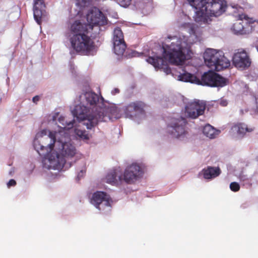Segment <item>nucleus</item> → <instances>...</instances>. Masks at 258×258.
Here are the masks:
<instances>
[{"instance_id": "obj_1", "label": "nucleus", "mask_w": 258, "mask_h": 258, "mask_svg": "<svg viewBox=\"0 0 258 258\" xmlns=\"http://www.w3.org/2000/svg\"><path fill=\"white\" fill-rule=\"evenodd\" d=\"M181 27L188 33V36L181 34L169 36L165 39L162 47L158 46L151 51L141 53L134 51L133 55L139 57L145 55L148 57L146 61L154 66L156 70H160L167 75L171 74L177 81L199 84L200 80L188 73L185 68L178 67L171 70L167 64L168 61L177 66H182L185 60L192 57L191 45L201 40V32L196 25L185 23L182 24Z\"/></svg>"}, {"instance_id": "obj_2", "label": "nucleus", "mask_w": 258, "mask_h": 258, "mask_svg": "<svg viewBox=\"0 0 258 258\" xmlns=\"http://www.w3.org/2000/svg\"><path fill=\"white\" fill-rule=\"evenodd\" d=\"M144 104L141 101L131 102L120 109L105 101L102 96L91 91L81 93L75 101L72 112L87 129L91 130L100 121L111 118H119L121 114L139 123L145 118Z\"/></svg>"}, {"instance_id": "obj_3", "label": "nucleus", "mask_w": 258, "mask_h": 258, "mask_svg": "<svg viewBox=\"0 0 258 258\" xmlns=\"http://www.w3.org/2000/svg\"><path fill=\"white\" fill-rule=\"evenodd\" d=\"M47 133V131L43 129L36 134L33 141L34 148L40 155L45 156L42 160L43 168L60 170L63 167L67 160L55 147L50 151L43 150L49 143Z\"/></svg>"}, {"instance_id": "obj_4", "label": "nucleus", "mask_w": 258, "mask_h": 258, "mask_svg": "<svg viewBox=\"0 0 258 258\" xmlns=\"http://www.w3.org/2000/svg\"><path fill=\"white\" fill-rule=\"evenodd\" d=\"M195 9V21L199 25L209 24L212 16L218 17L225 11L226 3L225 0H187Z\"/></svg>"}, {"instance_id": "obj_5", "label": "nucleus", "mask_w": 258, "mask_h": 258, "mask_svg": "<svg viewBox=\"0 0 258 258\" xmlns=\"http://www.w3.org/2000/svg\"><path fill=\"white\" fill-rule=\"evenodd\" d=\"M88 24L81 22L80 20L75 21L70 27V35L88 34L90 29L94 30L95 34L104 31L107 25V21L103 13L97 8L90 10L86 15Z\"/></svg>"}, {"instance_id": "obj_6", "label": "nucleus", "mask_w": 258, "mask_h": 258, "mask_svg": "<svg viewBox=\"0 0 258 258\" xmlns=\"http://www.w3.org/2000/svg\"><path fill=\"white\" fill-rule=\"evenodd\" d=\"M47 136L49 138V143L43 150L50 151L55 147L66 160L72 158L77 154V150L75 144L71 140L69 133L64 130L61 128L59 132L47 131Z\"/></svg>"}, {"instance_id": "obj_7", "label": "nucleus", "mask_w": 258, "mask_h": 258, "mask_svg": "<svg viewBox=\"0 0 258 258\" xmlns=\"http://www.w3.org/2000/svg\"><path fill=\"white\" fill-rule=\"evenodd\" d=\"M71 47L77 52L82 55H94L97 49L88 34L69 35Z\"/></svg>"}, {"instance_id": "obj_8", "label": "nucleus", "mask_w": 258, "mask_h": 258, "mask_svg": "<svg viewBox=\"0 0 258 258\" xmlns=\"http://www.w3.org/2000/svg\"><path fill=\"white\" fill-rule=\"evenodd\" d=\"M205 64L211 71H220L228 68L230 62L222 51L208 48L204 53Z\"/></svg>"}, {"instance_id": "obj_9", "label": "nucleus", "mask_w": 258, "mask_h": 258, "mask_svg": "<svg viewBox=\"0 0 258 258\" xmlns=\"http://www.w3.org/2000/svg\"><path fill=\"white\" fill-rule=\"evenodd\" d=\"M186 123V119L181 116L172 118L167 123L166 133L173 138L186 141L189 138L188 133L185 127Z\"/></svg>"}, {"instance_id": "obj_10", "label": "nucleus", "mask_w": 258, "mask_h": 258, "mask_svg": "<svg viewBox=\"0 0 258 258\" xmlns=\"http://www.w3.org/2000/svg\"><path fill=\"white\" fill-rule=\"evenodd\" d=\"M145 172V165L140 162H134L126 166L122 173L123 182L134 184L140 181Z\"/></svg>"}, {"instance_id": "obj_11", "label": "nucleus", "mask_w": 258, "mask_h": 258, "mask_svg": "<svg viewBox=\"0 0 258 258\" xmlns=\"http://www.w3.org/2000/svg\"><path fill=\"white\" fill-rule=\"evenodd\" d=\"M90 203L103 214H109L112 209L113 200L107 193L97 191L89 197Z\"/></svg>"}, {"instance_id": "obj_12", "label": "nucleus", "mask_w": 258, "mask_h": 258, "mask_svg": "<svg viewBox=\"0 0 258 258\" xmlns=\"http://www.w3.org/2000/svg\"><path fill=\"white\" fill-rule=\"evenodd\" d=\"M230 7L233 9V12L237 13L239 20L235 22L231 29L236 34H244L246 33V26L252 23L254 21L252 18L248 17L247 15L242 13V9L238 5H231Z\"/></svg>"}, {"instance_id": "obj_13", "label": "nucleus", "mask_w": 258, "mask_h": 258, "mask_svg": "<svg viewBox=\"0 0 258 258\" xmlns=\"http://www.w3.org/2000/svg\"><path fill=\"white\" fill-rule=\"evenodd\" d=\"M228 84V80L219 75L210 72L205 73L202 76L199 85L210 87H223Z\"/></svg>"}, {"instance_id": "obj_14", "label": "nucleus", "mask_w": 258, "mask_h": 258, "mask_svg": "<svg viewBox=\"0 0 258 258\" xmlns=\"http://www.w3.org/2000/svg\"><path fill=\"white\" fill-rule=\"evenodd\" d=\"M206 105L205 101L199 100L188 102L185 107V115L192 119L197 118L199 116L204 114Z\"/></svg>"}, {"instance_id": "obj_15", "label": "nucleus", "mask_w": 258, "mask_h": 258, "mask_svg": "<svg viewBox=\"0 0 258 258\" xmlns=\"http://www.w3.org/2000/svg\"><path fill=\"white\" fill-rule=\"evenodd\" d=\"M234 66L239 70H244L248 68L251 63V59L243 49H238L232 58Z\"/></svg>"}, {"instance_id": "obj_16", "label": "nucleus", "mask_w": 258, "mask_h": 258, "mask_svg": "<svg viewBox=\"0 0 258 258\" xmlns=\"http://www.w3.org/2000/svg\"><path fill=\"white\" fill-rule=\"evenodd\" d=\"M56 120L62 126L60 127L58 126V128L55 130L49 131L46 130L48 132H59L60 129L64 130L67 133H68L67 130H70L73 127L75 121L74 119L68 120L66 116L60 115H59L58 112H56L54 114L49 116L50 121H52V122H55Z\"/></svg>"}, {"instance_id": "obj_17", "label": "nucleus", "mask_w": 258, "mask_h": 258, "mask_svg": "<svg viewBox=\"0 0 258 258\" xmlns=\"http://www.w3.org/2000/svg\"><path fill=\"white\" fill-rule=\"evenodd\" d=\"M45 5L43 0H33V15L37 23L41 24V19L46 16Z\"/></svg>"}, {"instance_id": "obj_18", "label": "nucleus", "mask_w": 258, "mask_h": 258, "mask_svg": "<svg viewBox=\"0 0 258 258\" xmlns=\"http://www.w3.org/2000/svg\"><path fill=\"white\" fill-rule=\"evenodd\" d=\"M254 127L251 125L242 123L238 122L234 125L231 128L232 133L235 135L236 138L238 139H242L245 136L248 135L250 133L252 132Z\"/></svg>"}, {"instance_id": "obj_19", "label": "nucleus", "mask_w": 258, "mask_h": 258, "mask_svg": "<svg viewBox=\"0 0 258 258\" xmlns=\"http://www.w3.org/2000/svg\"><path fill=\"white\" fill-rule=\"evenodd\" d=\"M221 173V170L218 167L208 166L204 168L199 173V176L206 180H212L218 176Z\"/></svg>"}, {"instance_id": "obj_20", "label": "nucleus", "mask_w": 258, "mask_h": 258, "mask_svg": "<svg viewBox=\"0 0 258 258\" xmlns=\"http://www.w3.org/2000/svg\"><path fill=\"white\" fill-rule=\"evenodd\" d=\"M106 182L113 185H119L123 182L122 174L117 171H112L106 176Z\"/></svg>"}, {"instance_id": "obj_21", "label": "nucleus", "mask_w": 258, "mask_h": 258, "mask_svg": "<svg viewBox=\"0 0 258 258\" xmlns=\"http://www.w3.org/2000/svg\"><path fill=\"white\" fill-rule=\"evenodd\" d=\"M220 132V130H217L209 124L206 125L203 129V134L210 139L217 138Z\"/></svg>"}, {"instance_id": "obj_22", "label": "nucleus", "mask_w": 258, "mask_h": 258, "mask_svg": "<svg viewBox=\"0 0 258 258\" xmlns=\"http://www.w3.org/2000/svg\"><path fill=\"white\" fill-rule=\"evenodd\" d=\"M114 53L119 57L122 56L126 49L125 43H113Z\"/></svg>"}, {"instance_id": "obj_23", "label": "nucleus", "mask_w": 258, "mask_h": 258, "mask_svg": "<svg viewBox=\"0 0 258 258\" xmlns=\"http://www.w3.org/2000/svg\"><path fill=\"white\" fill-rule=\"evenodd\" d=\"M112 42L113 43H125L123 33L118 27L115 28L114 30Z\"/></svg>"}, {"instance_id": "obj_24", "label": "nucleus", "mask_w": 258, "mask_h": 258, "mask_svg": "<svg viewBox=\"0 0 258 258\" xmlns=\"http://www.w3.org/2000/svg\"><path fill=\"white\" fill-rule=\"evenodd\" d=\"M74 134L78 139L87 140L89 139V136L87 132L78 127L75 128Z\"/></svg>"}, {"instance_id": "obj_25", "label": "nucleus", "mask_w": 258, "mask_h": 258, "mask_svg": "<svg viewBox=\"0 0 258 258\" xmlns=\"http://www.w3.org/2000/svg\"><path fill=\"white\" fill-rule=\"evenodd\" d=\"M76 6L79 9L78 14H79L81 10L89 6L91 4L90 0H74Z\"/></svg>"}, {"instance_id": "obj_26", "label": "nucleus", "mask_w": 258, "mask_h": 258, "mask_svg": "<svg viewBox=\"0 0 258 258\" xmlns=\"http://www.w3.org/2000/svg\"><path fill=\"white\" fill-rule=\"evenodd\" d=\"M86 172V168L84 163L82 164V166L80 168L77 169V179L79 180L80 179L83 178Z\"/></svg>"}, {"instance_id": "obj_27", "label": "nucleus", "mask_w": 258, "mask_h": 258, "mask_svg": "<svg viewBox=\"0 0 258 258\" xmlns=\"http://www.w3.org/2000/svg\"><path fill=\"white\" fill-rule=\"evenodd\" d=\"M115 1L122 7H128L131 3V0H115Z\"/></svg>"}, {"instance_id": "obj_28", "label": "nucleus", "mask_w": 258, "mask_h": 258, "mask_svg": "<svg viewBox=\"0 0 258 258\" xmlns=\"http://www.w3.org/2000/svg\"><path fill=\"white\" fill-rule=\"evenodd\" d=\"M230 188L233 191H237L240 189L239 184L236 182H231L230 184Z\"/></svg>"}, {"instance_id": "obj_29", "label": "nucleus", "mask_w": 258, "mask_h": 258, "mask_svg": "<svg viewBox=\"0 0 258 258\" xmlns=\"http://www.w3.org/2000/svg\"><path fill=\"white\" fill-rule=\"evenodd\" d=\"M239 178L241 180L246 181L249 179V177L247 175L245 174L244 171H242L240 174Z\"/></svg>"}, {"instance_id": "obj_30", "label": "nucleus", "mask_w": 258, "mask_h": 258, "mask_svg": "<svg viewBox=\"0 0 258 258\" xmlns=\"http://www.w3.org/2000/svg\"><path fill=\"white\" fill-rule=\"evenodd\" d=\"M17 184L16 181L14 179H10L7 183V186L8 188H10L12 186H15Z\"/></svg>"}, {"instance_id": "obj_31", "label": "nucleus", "mask_w": 258, "mask_h": 258, "mask_svg": "<svg viewBox=\"0 0 258 258\" xmlns=\"http://www.w3.org/2000/svg\"><path fill=\"white\" fill-rule=\"evenodd\" d=\"M219 103L222 106H226L227 105L228 102L226 99H222L220 101Z\"/></svg>"}, {"instance_id": "obj_32", "label": "nucleus", "mask_w": 258, "mask_h": 258, "mask_svg": "<svg viewBox=\"0 0 258 258\" xmlns=\"http://www.w3.org/2000/svg\"><path fill=\"white\" fill-rule=\"evenodd\" d=\"M119 93V90L118 88H114L111 91V94L114 95Z\"/></svg>"}, {"instance_id": "obj_33", "label": "nucleus", "mask_w": 258, "mask_h": 258, "mask_svg": "<svg viewBox=\"0 0 258 258\" xmlns=\"http://www.w3.org/2000/svg\"><path fill=\"white\" fill-rule=\"evenodd\" d=\"M39 99L40 98L38 96H35L33 98L32 101L34 103H36L39 100Z\"/></svg>"}, {"instance_id": "obj_34", "label": "nucleus", "mask_w": 258, "mask_h": 258, "mask_svg": "<svg viewBox=\"0 0 258 258\" xmlns=\"http://www.w3.org/2000/svg\"><path fill=\"white\" fill-rule=\"evenodd\" d=\"M111 16L112 18L114 19L118 18V15L116 12H113Z\"/></svg>"}, {"instance_id": "obj_35", "label": "nucleus", "mask_w": 258, "mask_h": 258, "mask_svg": "<svg viewBox=\"0 0 258 258\" xmlns=\"http://www.w3.org/2000/svg\"><path fill=\"white\" fill-rule=\"evenodd\" d=\"M15 172L14 168H12L9 171V174L12 175Z\"/></svg>"}, {"instance_id": "obj_36", "label": "nucleus", "mask_w": 258, "mask_h": 258, "mask_svg": "<svg viewBox=\"0 0 258 258\" xmlns=\"http://www.w3.org/2000/svg\"><path fill=\"white\" fill-rule=\"evenodd\" d=\"M256 108H257V109L258 110V98L256 99Z\"/></svg>"}, {"instance_id": "obj_37", "label": "nucleus", "mask_w": 258, "mask_h": 258, "mask_svg": "<svg viewBox=\"0 0 258 258\" xmlns=\"http://www.w3.org/2000/svg\"><path fill=\"white\" fill-rule=\"evenodd\" d=\"M256 48L257 49V51H258V45L256 46Z\"/></svg>"}]
</instances>
